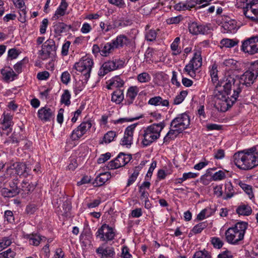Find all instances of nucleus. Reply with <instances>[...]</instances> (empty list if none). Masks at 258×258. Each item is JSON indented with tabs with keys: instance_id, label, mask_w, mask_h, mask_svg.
Returning <instances> with one entry per match:
<instances>
[{
	"instance_id": "obj_58",
	"label": "nucleus",
	"mask_w": 258,
	"mask_h": 258,
	"mask_svg": "<svg viewBox=\"0 0 258 258\" xmlns=\"http://www.w3.org/2000/svg\"><path fill=\"white\" fill-rule=\"evenodd\" d=\"M18 182V179L15 178L9 183V186L10 187V189L16 190V191H17V194L18 195L20 191V189L17 186Z\"/></svg>"
},
{
	"instance_id": "obj_34",
	"label": "nucleus",
	"mask_w": 258,
	"mask_h": 258,
	"mask_svg": "<svg viewBox=\"0 0 258 258\" xmlns=\"http://www.w3.org/2000/svg\"><path fill=\"white\" fill-rule=\"evenodd\" d=\"M116 136V134L114 131H109L106 133L103 138V140L100 144L105 143V144H108L113 141L115 137Z\"/></svg>"
},
{
	"instance_id": "obj_22",
	"label": "nucleus",
	"mask_w": 258,
	"mask_h": 258,
	"mask_svg": "<svg viewBox=\"0 0 258 258\" xmlns=\"http://www.w3.org/2000/svg\"><path fill=\"white\" fill-rule=\"evenodd\" d=\"M253 36L244 40L242 42L241 45V50L245 53H248L250 54H253V47L252 45L253 44Z\"/></svg>"
},
{
	"instance_id": "obj_35",
	"label": "nucleus",
	"mask_w": 258,
	"mask_h": 258,
	"mask_svg": "<svg viewBox=\"0 0 258 258\" xmlns=\"http://www.w3.org/2000/svg\"><path fill=\"white\" fill-rule=\"evenodd\" d=\"M208 226L207 222H203L195 225L192 229L191 231L195 234L200 233L203 230Z\"/></svg>"
},
{
	"instance_id": "obj_28",
	"label": "nucleus",
	"mask_w": 258,
	"mask_h": 258,
	"mask_svg": "<svg viewBox=\"0 0 258 258\" xmlns=\"http://www.w3.org/2000/svg\"><path fill=\"white\" fill-rule=\"evenodd\" d=\"M136 87H131L128 89L126 94V102L128 105L132 104L134 100L137 95L138 92L137 91Z\"/></svg>"
},
{
	"instance_id": "obj_64",
	"label": "nucleus",
	"mask_w": 258,
	"mask_h": 258,
	"mask_svg": "<svg viewBox=\"0 0 258 258\" xmlns=\"http://www.w3.org/2000/svg\"><path fill=\"white\" fill-rule=\"evenodd\" d=\"M253 54L258 53V36H253Z\"/></svg>"
},
{
	"instance_id": "obj_47",
	"label": "nucleus",
	"mask_w": 258,
	"mask_h": 258,
	"mask_svg": "<svg viewBox=\"0 0 258 258\" xmlns=\"http://www.w3.org/2000/svg\"><path fill=\"white\" fill-rule=\"evenodd\" d=\"M241 2L246 3V5L247 6V8L253 9V10H258V1H252L247 3V0H240Z\"/></svg>"
},
{
	"instance_id": "obj_6",
	"label": "nucleus",
	"mask_w": 258,
	"mask_h": 258,
	"mask_svg": "<svg viewBox=\"0 0 258 258\" xmlns=\"http://www.w3.org/2000/svg\"><path fill=\"white\" fill-rule=\"evenodd\" d=\"M56 49L57 47L54 40L48 39L42 44L41 50L39 51V55L42 59H47L55 55Z\"/></svg>"
},
{
	"instance_id": "obj_42",
	"label": "nucleus",
	"mask_w": 258,
	"mask_h": 258,
	"mask_svg": "<svg viewBox=\"0 0 258 258\" xmlns=\"http://www.w3.org/2000/svg\"><path fill=\"white\" fill-rule=\"evenodd\" d=\"M12 240L9 237H4L0 242V251L10 246Z\"/></svg>"
},
{
	"instance_id": "obj_1",
	"label": "nucleus",
	"mask_w": 258,
	"mask_h": 258,
	"mask_svg": "<svg viewBox=\"0 0 258 258\" xmlns=\"http://www.w3.org/2000/svg\"><path fill=\"white\" fill-rule=\"evenodd\" d=\"M233 93L231 95V90L229 94L225 92L223 86H220L219 83L214 91L215 97L217 98L215 107L219 111L225 112L233 105L237 100L239 95L240 88H234Z\"/></svg>"
},
{
	"instance_id": "obj_37",
	"label": "nucleus",
	"mask_w": 258,
	"mask_h": 258,
	"mask_svg": "<svg viewBox=\"0 0 258 258\" xmlns=\"http://www.w3.org/2000/svg\"><path fill=\"white\" fill-rule=\"evenodd\" d=\"M1 194L4 197L7 198H12L18 195L16 190H12L6 187L3 188L1 189Z\"/></svg>"
},
{
	"instance_id": "obj_33",
	"label": "nucleus",
	"mask_w": 258,
	"mask_h": 258,
	"mask_svg": "<svg viewBox=\"0 0 258 258\" xmlns=\"http://www.w3.org/2000/svg\"><path fill=\"white\" fill-rule=\"evenodd\" d=\"M248 223L245 222H237L235 225V226L233 227H232L236 231H238L240 233H242L243 236L244 235L245 230L247 228Z\"/></svg>"
},
{
	"instance_id": "obj_19",
	"label": "nucleus",
	"mask_w": 258,
	"mask_h": 258,
	"mask_svg": "<svg viewBox=\"0 0 258 258\" xmlns=\"http://www.w3.org/2000/svg\"><path fill=\"white\" fill-rule=\"evenodd\" d=\"M53 27L55 33L58 35H60L62 33L68 32L72 28L71 25H67L63 22L56 23Z\"/></svg>"
},
{
	"instance_id": "obj_21",
	"label": "nucleus",
	"mask_w": 258,
	"mask_h": 258,
	"mask_svg": "<svg viewBox=\"0 0 258 258\" xmlns=\"http://www.w3.org/2000/svg\"><path fill=\"white\" fill-rule=\"evenodd\" d=\"M1 74L4 77L5 81L7 82L13 81L17 77V75L10 67L8 69H2L1 70Z\"/></svg>"
},
{
	"instance_id": "obj_49",
	"label": "nucleus",
	"mask_w": 258,
	"mask_h": 258,
	"mask_svg": "<svg viewBox=\"0 0 258 258\" xmlns=\"http://www.w3.org/2000/svg\"><path fill=\"white\" fill-rule=\"evenodd\" d=\"M5 219L10 223H14L15 222V218L12 211L7 210L5 212Z\"/></svg>"
},
{
	"instance_id": "obj_41",
	"label": "nucleus",
	"mask_w": 258,
	"mask_h": 258,
	"mask_svg": "<svg viewBox=\"0 0 258 258\" xmlns=\"http://www.w3.org/2000/svg\"><path fill=\"white\" fill-rule=\"evenodd\" d=\"M248 71L256 79L258 77V61L252 63Z\"/></svg>"
},
{
	"instance_id": "obj_11",
	"label": "nucleus",
	"mask_w": 258,
	"mask_h": 258,
	"mask_svg": "<svg viewBox=\"0 0 258 258\" xmlns=\"http://www.w3.org/2000/svg\"><path fill=\"white\" fill-rule=\"evenodd\" d=\"M92 126V123L90 121L82 122L75 130H74L71 135L72 140L76 141L79 140L87 131L90 129Z\"/></svg>"
},
{
	"instance_id": "obj_39",
	"label": "nucleus",
	"mask_w": 258,
	"mask_h": 258,
	"mask_svg": "<svg viewBox=\"0 0 258 258\" xmlns=\"http://www.w3.org/2000/svg\"><path fill=\"white\" fill-rule=\"evenodd\" d=\"M237 43L238 41L228 38L223 39L221 41V44L223 46L227 48L232 47L235 46Z\"/></svg>"
},
{
	"instance_id": "obj_43",
	"label": "nucleus",
	"mask_w": 258,
	"mask_h": 258,
	"mask_svg": "<svg viewBox=\"0 0 258 258\" xmlns=\"http://www.w3.org/2000/svg\"><path fill=\"white\" fill-rule=\"evenodd\" d=\"M35 188V186L33 184H30L26 181H23L22 183L21 189L25 192L28 193L33 191Z\"/></svg>"
},
{
	"instance_id": "obj_51",
	"label": "nucleus",
	"mask_w": 258,
	"mask_h": 258,
	"mask_svg": "<svg viewBox=\"0 0 258 258\" xmlns=\"http://www.w3.org/2000/svg\"><path fill=\"white\" fill-rule=\"evenodd\" d=\"M15 253L10 248L7 250L0 253V258H14Z\"/></svg>"
},
{
	"instance_id": "obj_18",
	"label": "nucleus",
	"mask_w": 258,
	"mask_h": 258,
	"mask_svg": "<svg viewBox=\"0 0 258 258\" xmlns=\"http://www.w3.org/2000/svg\"><path fill=\"white\" fill-rule=\"evenodd\" d=\"M111 177V174L108 172L99 174L94 182H93L94 186H100L104 184Z\"/></svg>"
},
{
	"instance_id": "obj_20",
	"label": "nucleus",
	"mask_w": 258,
	"mask_h": 258,
	"mask_svg": "<svg viewBox=\"0 0 258 258\" xmlns=\"http://www.w3.org/2000/svg\"><path fill=\"white\" fill-rule=\"evenodd\" d=\"M243 14L245 17L252 21L258 23V10L247 8V6L243 7Z\"/></svg>"
},
{
	"instance_id": "obj_29",
	"label": "nucleus",
	"mask_w": 258,
	"mask_h": 258,
	"mask_svg": "<svg viewBox=\"0 0 258 258\" xmlns=\"http://www.w3.org/2000/svg\"><path fill=\"white\" fill-rule=\"evenodd\" d=\"M123 91L118 89L112 93L111 100L117 104H119L123 100Z\"/></svg>"
},
{
	"instance_id": "obj_14",
	"label": "nucleus",
	"mask_w": 258,
	"mask_h": 258,
	"mask_svg": "<svg viewBox=\"0 0 258 258\" xmlns=\"http://www.w3.org/2000/svg\"><path fill=\"white\" fill-rule=\"evenodd\" d=\"M39 118L42 121H48L54 118V111L50 108L45 106L40 108L38 111Z\"/></svg>"
},
{
	"instance_id": "obj_17",
	"label": "nucleus",
	"mask_w": 258,
	"mask_h": 258,
	"mask_svg": "<svg viewBox=\"0 0 258 258\" xmlns=\"http://www.w3.org/2000/svg\"><path fill=\"white\" fill-rule=\"evenodd\" d=\"M112 41L115 49L123 47L125 45H127L130 43V39L124 35H118L115 39L113 40Z\"/></svg>"
},
{
	"instance_id": "obj_55",
	"label": "nucleus",
	"mask_w": 258,
	"mask_h": 258,
	"mask_svg": "<svg viewBox=\"0 0 258 258\" xmlns=\"http://www.w3.org/2000/svg\"><path fill=\"white\" fill-rule=\"evenodd\" d=\"M62 208L64 210L62 215H64L66 216H68L69 215L70 211L72 208L70 203L68 201H66L64 202L62 205Z\"/></svg>"
},
{
	"instance_id": "obj_45",
	"label": "nucleus",
	"mask_w": 258,
	"mask_h": 258,
	"mask_svg": "<svg viewBox=\"0 0 258 258\" xmlns=\"http://www.w3.org/2000/svg\"><path fill=\"white\" fill-rule=\"evenodd\" d=\"M151 80V77L147 73L144 72L138 76V80L141 83L148 82Z\"/></svg>"
},
{
	"instance_id": "obj_53",
	"label": "nucleus",
	"mask_w": 258,
	"mask_h": 258,
	"mask_svg": "<svg viewBox=\"0 0 258 258\" xmlns=\"http://www.w3.org/2000/svg\"><path fill=\"white\" fill-rule=\"evenodd\" d=\"M176 131L177 133H179L178 131L177 128H176L175 130H170L166 136L164 137V143L168 142H169L170 140L173 139L174 138L176 137V136H174L175 132Z\"/></svg>"
},
{
	"instance_id": "obj_23",
	"label": "nucleus",
	"mask_w": 258,
	"mask_h": 258,
	"mask_svg": "<svg viewBox=\"0 0 258 258\" xmlns=\"http://www.w3.org/2000/svg\"><path fill=\"white\" fill-rule=\"evenodd\" d=\"M132 159L130 154H125L123 153H120L116 158V161L119 164V167L124 166L128 163Z\"/></svg>"
},
{
	"instance_id": "obj_7",
	"label": "nucleus",
	"mask_w": 258,
	"mask_h": 258,
	"mask_svg": "<svg viewBox=\"0 0 258 258\" xmlns=\"http://www.w3.org/2000/svg\"><path fill=\"white\" fill-rule=\"evenodd\" d=\"M190 124V119L187 114L184 113L179 114L174 118L170 123V126L177 128L178 131L181 133L187 128Z\"/></svg>"
},
{
	"instance_id": "obj_54",
	"label": "nucleus",
	"mask_w": 258,
	"mask_h": 258,
	"mask_svg": "<svg viewBox=\"0 0 258 258\" xmlns=\"http://www.w3.org/2000/svg\"><path fill=\"white\" fill-rule=\"evenodd\" d=\"M239 185L249 196L252 195V187L250 185L242 183V182H240Z\"/></svg>"
},
{
	"instance_id": "obj_4",
	"label": "nucleus",
	"mask_w": 258,
	"mask_h": 258,
	"mask_svg": "<svg viewBox=\"0 0 258 258\" xmlns=\"http://www.w3.org/2000/svg\"><path fill=\"white\" fill-rule=\"evenodd\" d=\"M165 126L164 122L153 123L148 126L144 131L142 141V146L147 147L159 138L160 133Z\"/></svg>"
},
{
	"instance_id": "obj_10",
	"label": "nucleus",
	"mask_w": 258,
	"mask_h": 258,
	"mask_svg": "<svg viewBox=\"0 0 258 258\" xmlns=\"http://www.w3.org/2000/svg\"><path fill=\"white\" fill-rule=\"evenodd\" d=\"M189 32L195 35L199 34L207 35L210 33L211 28V24L201 25L197 22H192L188 24Z\"/></svg>"
},
{
	"instance_id": "obj_36",
	"label": "nucleus",
	"mask_w": 258,
	"mask_h": 258,
	"mask_svg": "<svg viewBox=\"0 0 258 258\" xmlns=\"http://www.w3.org/2000/svg\"><path fill=\"white\" fill-rule=\"evenodd\" d=\"M70 98L71 94L69 91L65 90L61 96L60 102L68 106L71 104Z\"/></svg>"
},
{
	"instance_id": "obj_27",
	"label": "nucleus",
	"mask_w": 258,
	"mask_h": 258,
	"mask_svg": "<svg viewBox=\"0 0 258 258\" xmlns=\"http://www.w3.org/2000/svg\"><path fill=\"white\" fill-rule=\"evenodd\" d=\"M115 48L114 44L111 42H108L101 47L100 54L102 56H106L108 54L114 51Z\"/></svg>"
},
{
	"instance_id": "obj_25",
	"label": "nucleus",
	"mask_w": 258,
	"mask_h": 258,
	"mask_svg": "<svg viewBox=\"0 0 258 258\" xmlns=\"http://www.w3.org/2000/svg\"><path fill=\"white\" fill-rule=\"evenodd\" d=\"M29 243L34 246H38L40 241L45 240L46 238L37 234H30L27 237Z\"/></svg>"
},
{
	"instance_id": "obj_9",
	"label": "nucleus",
	"mask_w": 258,
	"mask_h": 258,
	"mask_svg": "<svg viewBox=\"0 0 258 258\" xmlns=\"http://www.w3.org/2000/svg\"><path fill=\"white\" fill-rule=\"evenodd\" d=\"M96 235L101 241L108 242L114 239L115 233L112 227L104 224L98 229Z\"/></svg>"
},
{
	"instance_id": "obj_40",
	"label": "nucleus",
	"mask_w": 258,
	"mask_h": 258,
	"mask_svg": "<svg viewBox=\"0 0 258 258\" xmlns=\"http://www.w3.org/2000/svg\"><path fill=\"white\" fill-rule=\"evenodd\" d=\"M157 35V32L155 30L150 29L147 31L145 38L148 41H154L156 39Z\"/></svg>"
},
{
	"instance_id": "obj_62",
	"label": "nucleus",
	"mask_w": 258,
	"mask_h": 258,
	"mask_svg": "<svg viewBox=\"0 0 258 258\" xmlns=\"http://www.w3.org/2000/svg\"><path fill=\"white\" fill-rule=\"evenodd\" d=\"M71 42L69 41H67L62 45L61 48V54L66 56L68 54L69 48L70 47Z\"/></svg>"
},
{
	"instance_id": "obj_52",
	"label": "nucleus",
	"mask_w": 258,
	"mask_h": 258,
	"mask_svg": "<svg viewBox=\"0 0 258 258\" xmlns=\"http://www.w3.org/2000/svg\"><path fill=\"white\" fill-rule=\"evenodd\" d=\"M210 75L212 82L214 83L218 81V70L216 67L213 66L212 70L210 71Z\"/></svg>"
},
{
	"instance_id": "obj_12",
	"label": "nucleus",
	"mask_w": 258,
	"mask_h": 258,
	"mask_svg": "<svg viewBox=\"0 0 258 258\" xmlns=\"http://www.w3.org/2000/svg\"><path fill=\"white\" fill-rule=\"evenodd\" d=\"M227 241L231 244H237L239 241L243 239L244 236L242 233L236 231L232 227L229 228L225 232Z\"/></svg>"
},
{
	"instance_id": "obj_2",
	"label": "nucleus",
	"mask_w": 258,
	"mask_h": 258,
	"mask_svg": "<svg viewBox=\"0 0 258 258\" xmlns=\"http://www.w3.org/2000/svg\"><path fill=\"white\" fill-rule=\"evenodd\" d=\"M236 78L234 75L225 76L219 81V85L223 86L227 94H229L230 90L238 87L240 88V93L244 86L250 87L256 79L248 70L240 76L239 80Z\"/></svg>"
},
{
	"instance_id": "obj_63",
	"label": "nucleus",
	"mask_w": 258,
	"mask_h": 258,
	"mask_svg": "<svg viewBox=\"0 0 258 258\" xmlns=\"http://www.w3.org/2000/svg\"><path fill=\"white\" fill-rule=\"evenodd\" d=\"M107 167L108 168V169L111 170L118 168L120 167L119 164H118L115 158L114 160H112L108 163Z\"/></svg>"
},
{
	"instance_id": "obj_48",
	"label": "nucleus",
	"mask_w": 258,
	"mask_h": 258,
	"mask_svg": "<svg viewBox=\"0 0 258 258\" xmlns=\"http://www.w3.org/2000/svg\"><path fill=\"white\" fill-rule=\"evenodd\" d=\"M202 57H201V52L199 50H196L194 53V56L190 60V61H192V62L196 64V60H197V63H200L201 67L202 66Z\"/></svg>"
},
{
	"instance_id": "obj_59",
	"label": "nucleus",
	"mask_w": 258,
	"mask_h": 258,
	"mask_svg": "<svg viewBox=\"0 0 258 258\" xmlns=\"http://www.w3.org/2000/svg\"><path fill=\"white\" fill-rule=\"evenodd\" d=\"M111 157V154L107 152L105 154H102L100 157L98 158L97 162L98 164H101L104 163L105 161L110 159Z\"/></svg>"
},
{
	"instance_id": "obj_16",
	"label": "nucleus",
	"mask_w": 258,
	"mask_h": 258,
	"mask_svg": "<svg viewBox=\"0 0 258 258\" xmlns=\"http://www.w3.org/2000/svg\"><path fill=\"white\" fill-rule=\"evenodd\" d=\"M96 252L101 255V258H113L115 255V252L113 247H104V245L99 247L96 249Z\"/></svg>"
},
{
	"instance_id": "obj_5",
	"label": "nucleus",
	"mask_w": 258,
	"mask_h": 258,
	"mask_svg": "<svg viewBox=\"0 0 258 258\" xmlns=\"http://www.w3.org/2000/svg\"><path fill=\"white\" fill-rule=\"evenodd\" d=\"M93 65V60L89 57H83L79 62H76L73 67L77 71L82 73L86 82L90 76V72Z\"/></svg>"
},
{
	"instance_id": "obj_3",
	"label": "nucleus",
	"mask_w": 258,
	"mask_h": 258,
	"mask_svg": "<svg viewBox=\"0 0 258 258\" xmlns=\"http://www.w3.org/2000/svg\"><path fill=\"white\" fill-rule=\"evenodd\" d=\"M255 147H252L235 153L233 155L235 164L243 170H249L257 166L258 156Z\"/></svg>"
},
{
	"instance_id": "obj_50",
	"label": "nucleus",
	"mask_w": 258,
	"mask_h": 258,
	"mask_svg": "<svg viewBox=\"0 0 258 258\" xmlns=\"http://www.w3.org/2000/svg\"><path fill=\"white\" fill-rule=\"evenodd\" d=\"M225 173L221 170L216 172L212 176V178L214 181L222 180L225 178Z\"/></svg>"
},
{
	"instance_id": "obj_15",
	"label": "nucleus",
	"mask_w": 258,
	"mask_h": 258,
	"mask_svg": "<svg viewBox=\"0 0 258 258\" xmlns=\"http://www.w3.org/2000/svg\"><path fill=\"white\" fill-rule=\"evenodd\" d=\"M201 67L200 63H194L192 62V61H189L188 64H187L183 70V73H186L189 77L192 78L196 79V73L198 71V69Z\"/></svg>"
},
{
	"instance_id": "obj_46",
	"label": "nucleus",
	"mask_w": 258,
	"mask_h": 258,
	"mask_svg": "<svg viewBox=\"0 0 258 258\" xmlns=\"http://www.w3.org/2000/svg\"><path fill=\"white\" fill-rule=\"evenodd\" d=\"M211 243L216 248H220L223 245V241L218 237H214L211 238Z\"/></svg>"
},
{
	"instance_id": "obj_31",
	"label": "nucleus",
	"mask_w": 258,
	"mask_h": 258,
	"mask_svg": "<svg viewBox=\"0 0 258 258\" xmlns=\"http://www.w3.org/2000/svg\"><path fill=\"white\" fill-rule=\"evenodd\" d=\"M142 169V166H136L135 167L134 169V172L132 174V175L129 177V178L127 180V183L126 186H130L131 184H132L137 179V177L139 175V172Z\"/></svg>"
},
{
	"instance_id": "obj_44",
	"label": "nucleus",
	"mask_w": 258,
	"mask_h": 258,
	"mask_svg": "<svg viewBox=\"0 0 258 258\" xmlns=\"http://www.w3.org/2000/svg\"><path fill=\"white\" fill-rule=\"evenodd\" d=\"M193 258H211V256L208 251L204 250L197 251Z\"/></svg>"
},
{
	"instance_id": "obj_61",
	"label": "nucleus",
	"mask_w": 258,
	"mask_h": 258,
	"mask_svg": "<svg viewBox=\"0 0 258 258\" xmlns=\"http://www.w3.org/2000/svg\"><path fill=\"white\" fill-rule=\"evenodd\" d=\"M37 207L35 204L28 205L26 209V213L29 215H32L37 211Z\"/></svg>"
},
{
	"instance_id": "obj_13",
	"label": "nucleus",
	"mask_w": 258,
	"mask_h": 258,
	"mask_svg": "<svg viewBox=\"0 0 258 258\" xmlns=\"http://www.w3.org/2000/svg\"><path fill=\"white\" fill-rule=\"evenodd\" d=\"M136 126V124H134L126 128L124 131V136L121 140V145L122 146H126V147L130 146L132 145L133 139V134Z\"/></svg>"
},
{
	"instance_id": "obj_30",
	"label": "nucleus",
	"mask_w": 258,
	"mask_h": 258,
	"mask_svg": "<svg viewBox=\"0 0 258 258\" xmlns=\"http://www.w3.org/2000/svg\"><path fill=\"white\" fill-rule=\"evenodd\" d=\"M15 170L16 173L20 176L26 177L28 175L26 166L23 163H18L15 167Z\"/></svg>"
},
{
	"instance_id": "obj_32",
	"label": "nucleus",
	"mask_w": 258,
	"mask_h": 258,
	"mask_svg": "<svg viewBox=\"0 0 258 258\" xmlns=\"http://www.w3.org/2000/svg\"><path fill=\"white\" fill-rule=\"evenodd\" d=\"M225 194L226 196L225 197H224V199L227 200L233 196L234 191L232 183L230 182L226 183L225 184Z\"/></svg>"
},
{
	"instance_id": "obj_57",
	"label": "nucleus",
	"mask_w": 258,
	"mask_h": 258,
	"mask_svg": "<svg viewBox=\"0 0 258 258\" xmlns=\"http://www.w3.org/2000/svg\"><path fill=\"white\" fill-rule=\"evenodd\" d=\"M161 97L160 96H156L150 99L148 101L149 104L158 106L161 104Z\"/></svg>"
},
{
	"instance_id": "obj_56",
	"label": "nucleus",
	"mask_w": 258,
	"mask_h": 258,
	"mask_svg": "<svg viewBox=\"0 0 258 258\" xmlns=\"http://www.w3.org/2000/svg\"><path fill=\"white\" fill-rule=\"evenodd\" d=\"M113 86L115 88H120L123 86L124 82L118 77H115L112 81Z\"/></svg>"
},
{
	"instance_id": "obj_24",
	"label": "nucleus",
	"mask_w": 258,
	"mask_h": 258,
	"mask_svg": "<svg viewBox=\"0 0 258 258\" xmlns=\"http://www.w3.org/2000/svg\"><path fill=\"white\" fill-rule=\"evenodd\" d=\"M251 208L248 205L241 204L239 206L236 210L237 214L242 216H249L252 213Z\"/></svg>"
},
{
	"instance_id": "obj_60",
	"label": "nucleus",
	"mask_w": 258,
	"mask_h": 258,
	"mask_svg": "<svg viewBox=\"0 0 258 258\" xmlns=\"http://www.w3.org/2000/svg\"><path fill=\"white\" fill-rule=\"evenodd\" d=\"M71 76L70 74L67 72H64L61 76V80L63 84H68L70 81Z\"/></svg>"
},
{
	"instance_id": "obj_8",
	"label": "nucleus",
	"mask_w": 258,
	"mask_h": 258,
	"mask_svg": "<svg viewBox=\"0 0 258 258\" xmlns=\"http://www.w3.org/2000/svg\"><path fill=\"white\" fill-rule=\"evenodd\" d=\"M123 64L124 62L120 60H109L105 62L100 68L98 75L100 77H103L111 71L122 68Z\"/></svg>"
},
{
	"instance_id": "obj_26",
	"label": "nucleus",
	"mask_w": 258,
	"mask_h": 258,
	"mask_svg": "<svg viewBox=\"0 0 258 258\" xmlns=\"http://www.w3.org/2000/svg\"><path fill=\"white\" fill-rule=\"evenodd\" d=\"M132 24V20L128 18H120L113 21L114 28L124 27L131 25Z\"/></svg>"
},
{
	"instance_id": "obj_38",
	"label": "nucleus",
	"mask_w": 258,
	"mask_h": 258,
	"mask_svg": "<svg viewBox=\"0 0 258 258\" xmlns=\"http://www.w3.org/2000/svg\"><path fill=\"white\" fill-rule=\"evenodd\" d=\"M188 92L184 90L180 92L174 99L173 104L175 105H178L180 104L184 99L185 97L187 96Z\"/></svg>"
}]
</instances>
